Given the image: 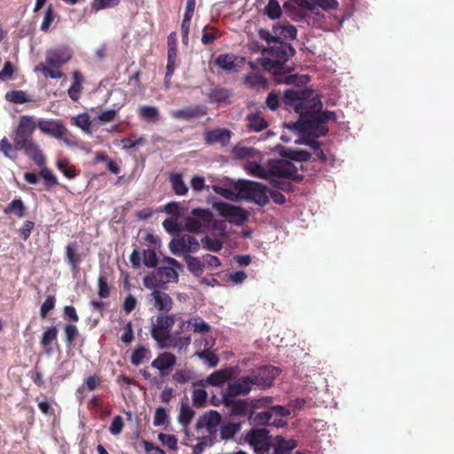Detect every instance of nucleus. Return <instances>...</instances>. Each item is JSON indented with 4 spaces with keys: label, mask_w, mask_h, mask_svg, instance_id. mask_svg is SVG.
Wrapping results in <instances>:
<instances>
[{
    "label": "nucleus",
    "mask_w": 454,
    "mask_h": 454,
    "mask_svg": "<svg viewBox=\"0 0 454 454\" xmlns=\"http://www.w3.org/2000/svg\"><path fill=\"white\" fill-rule=\"evenodd\" d=\"M284 103L294 108L299 114L296 121L286 124V128L293 131L307 134L312 137H323L328 134V127L317 109H322L323 104L319 98L311 90H286Z\"/></svg>",
    "instance_id": "nucleus-1"
},
{
    "label": "nucleus",
    "mask_w": 454,
    "mask_h": 454,
    "mask_svg": "<svg viewBox=\"0 0 454 454\" xmlns=\"http://www.w3.org/2000/svg\"><path fill=\"white\" fill-rule=\"evenodd\" d=\"M152 358V350L146 346H136L135 349L131 351L130 364L134 366H139L143 363L149 361Z\"/></svg>",
    "instance_id": "nucleus-28"
},
{
    "label": "nucleus",
    "mask_w": 454,
    "mask_h": 454,
    "mask_svg": "<svg viewBox=\"0 0 454 454\" xmlns=\"http://www.w3.org/2000/svg\"><path fill=\"white\" fill-rule=\"evenodd\" d=\"M240 430V425L233 422L223 425L221 427V438L231 439Z\"/></svg>",
    "instance_id": "nucleus-50"
},
{
    "label": "nucleus",
    "mask_w": 454,
    "mask_h": 454,
    "mask_svg": "<svg viewBox=\"0 0 454 454\" xmlns=\"http://www.w3.org/2000/svg\"><path fill=\"white\" fill-rule=\"evenodd\" d=\"M220 32L215 27H205L203 30V35L201 41L204 44H209L214 42V40L219 37Z\"/></svg>",
    "instance_id": "nucleus-63"
},
{
    "label": "nucleus",
    "mask_w": 454,
    "mask_h": 454,
    "mask_svg": "<svg viewBox=\"0 0 454 454\" xmlns=\"http://www.w3.org/2000/svg\"><path fill=\"white\" fill-rule=\"evenodd\" d=\"M260 60V64L264 70L277 76L275 81L278 83L285 82L286 84L302 87L309 82V76L308 75L290 74L293 70V67L287 66V61L290 60L289 59H261Z\"/></svg>",
    "instance_id": "nucleus-3"
},
{
    "label": "nucleus",
    "mask_w": 454,
    "mask_h": 454,
    "mask_svg": "<svg viewBox=\"0 0 454 454\" xmlns=\"http://www.w3.org/2000/svg\"><path fill=\"white\" fill-rule=\"evenodd\" d=\"M72 79V84L69 90H67V95H69L74 102H77L83 90L84 76L82 72L74 71L73 72Z\"/></svg>",
    "instance_id": "nucleus-26"
},
{
    "label": "nucleus",
    "mask_w": 454,
    "mask_h": 454,
    "mask_svg": "<svg viewBox=\"0 0 454 454\" xmlns=\"http://www.w3.org/2000/svg\"><path fill=\"white\" fill-rule=\"evenodd\" d=\"M194 412L192 410L191 406L188 404H181L180 411L178 416V422L183 425L184 427H188L192 422V419L193 418Z\"/></svg>",
    "instance_id": "nucleus-42"
},
{
    "label": "nucleus",
    "mask_w": 454,
    "mask_h": 454,
    "mask_svg": "<svg viewBox=\"0 0 454 454\" xmlns=\"http://www.w3.org/2000/svg\"><path fill=\"white\" fill-rule=\"evenodd\" d=\"M231 92L223 87H213L208 93V98L211 103L230 104L229 98Z\"/></svg>",
    "instance_id": "nucleus-31"
},
{
    "label": "nucleus",
    "mask_w": 454,
    "mask_h": 454,
    "mask_svg": "<svg viewBox=\"0 0 454 454\" xmlns=\"http://www.w3.org/2000/svg\"><path fill=\"white\" fill-rule=\"evenodd\" d=\"M186 323L192 326L193 332L198 333H206L211 329L210 325L200 317H193L186 321Z\"/></svg>",
    "instance_id": "nucleus-46"
},
{
    "label": "nucleus",
    "mask_w": 454,
    "mask_h": 454,
    "mask_svg": "<svg viewBox=\"0 0 454 454\" xmlns=\"http://www.w3.org/2000/svg\"><path fill=\"white\" fill-rule=\"evenodd\" d=\"M74 125L86 132H90L91 121L87 114H80L74 119Z\"/></svg>",
    "instance_id": "nucleus-62"
},
{
    "label": "nucleus",
    "mask_w": 454,
    "mask_h": 454,
    "mask_svg": "<svg viewBox=\"0 0 454 454\" xmlns=\"http://www.w3.org/2000/svg\"><path fill=\"white\" fill-rule=\"evenodd\" d=\"M233 372V367H227L222 370H218L207 377L205 382L215 387L221 386L231 378Z\"/></svg>",
    "instance_id": "nucleus-27"
},
{
    "label": "nucleus",
    "mask_w": 454,
    "mask_h": 454,
    "mask_svg": "<svg viewBox=\"0 0 454 454\" xmlns=\"http://www.w3.org/2000/svg\"><path fill=\"white\" fill-rule=\"evenodd\" d=\"M55 307V298L53 295H48L45 301L41 305L40 316L43 319L48 315L49 311L53 309Z\"/></svg>",
    "instance_id": "nucleus-64"
},
{
    "label": "nucleus",
    "mask_w": 454,
    "mask_h": 454,
    "mask_svg": "<svg viewBox=\"0 0 454 454\" xmlns=\"http://www.w3.org/2000/svg\"><path fill=\"white\" fill-rule=\"evenodd\" d=\"M98 294L101 299H106L110 295V287L105 276H99L98 279Z\"/></svg>",
    "instance_id": "nucleus-58"
},
{
    "label": "nucleus",
    "mask_w": 454,
    "mask_h": 454,
    "mask_svg": "<svg viewBox=\"0 0 454 454\" xmlns=\"http://www.w3.org/2000/svg\"><path fill=\"white\" fill-rule=\"evenodd\" d=\"M200 242H202L204 248L208 249L211 252L217 253L223 249L222 240L216 238L205 236L200 239Z\"/></svg>",
    "instance_id": "nucleus-44"
},
{
    "label": "nucleus",
    "mask_w": 454,
    "mask_h": 454,
    "mask_svg": "<svg viewBox=\"0 0 454 454\" xmlns=\"http://www.w3.org/2000/svg\"><path fill=\"white\" fill-rule=\"evenodd\" d=\"M223 404L229 408L231 415L239 418L246 417L249 409L247 400H236L229 395H223Z\"/></svg>",
    "instance_id": "nucleus-20"
},
{
    "label": "nucleus",
    "mask_w": 454,
    "mask_h": 454,
    "mask_svg": "<svg viewBox=\"0 0 454 454\" xmlns=\"http://www.w3.org/2000/svg\"><path fill=\"white\" fill-rule=\"evenodd\" d=\"M206 114V107L197 105L181 108L172 112L171 115L175 120L191 121L192 118Z\"/></svg>",
    "instance_id": "nucleus-23"
},
{
    "label": "nucleus",
    "mask_w": 454,
    "mask_h": 454,
    "mask_svg": "<svg viewBox=\"0 0 454 454\" xmlns=\"http://www.w3.org/2000/svg\"><path fill=\"white\" fill-rule=\"evenodd\" d=\"M191 215L184 218V230L191 233L201 232L204 223H210L213 217L211 211L204 208L192 209Z\"/></svg>",
    "instance_id": "nucleus-11"
},
{
    "label": "nucleus",
    "mask_w": 454,
    "mask_h": 454,
    "mask_svg": "<svg viewBox=\"0 0 454 454\" xmlns=\"http://www.w3.org/2000/svg\"><path fill=\"white\" fill-rule=\"evenodd\" d=\"M221 415L216 411H209V413L204 417L206 428H207L210 434L215 431L216 427L221 423Z\"/></svg>",
    "instance_id": "nucleus-43"
},
{
    "label": "nucleus",
    "mask_w": 454,
    "mask_h": 454,
    "mask_svg": "<svg viewBox=\"0 0 454 454\" xmlns=\"http://www.w3.org/2000/svg\"><path fill=\"white\" fill-rule=\"evenodd\" d=\"M246 83L250 88H265L267 80L260 74L253 73L246 77Z\"/></svg>",
    "instance_id": "nucleus-45"
},
{
    "label": "nucleus",
    "mask_w": 454,
    "mask_h": 454,
    "mask_svg": "<svg viewBox=\"0 0 454 454\" xmlns=\"http://www.w3.org/2000/svg\"><path fill=\"white\" fill-rule=\"evenodd\" d=\"M258 35L262 40L266 42L268 47L278 48L276 57H292L295 54V50L290 43L278 41L277 36L270 34V31L260 29Z\"/></svg>",
    "instance_id": "nucleus-14"
},
{
    "label": "nucleus",
    "mask_w": 454,
    "mask_h": 454,
    "mask_svg": "<svg viewBox=\"0 0 454 454\" xmlns=\"http://www.w3.org/2000/svg\"><path fill=\"white\" fill-rule=\"evenodd\" d=\"M298 443L294 439L286 440L278 435L273 439L272 449L269 454H288L297 447Z\"/></svg>",
    "instance_id": "nucleus-24"
},
{
    "label": "nucleus",
    "mask_w": 454,
    "mask_h": 454,
    "mask_svg": "<svg viewBox=\"0 0 454 454\" xmlns=\"http://www.w3.org/2000/svg\"><path fill=\"white\" fill-rule=\"evenodd\" d=\"M177 358L171 352L165 351L160 353L158 357L152 362V367L160 371L161 375H165L168 369H172Z\"/></svg>",
    "instance_id": "nucleus-22"
},
{
    "label": "nucleus",
    "mask_w": 454,
    "mask_h": 454,
    "mask_svg": "<svg viewBox=\"0 0 454 454\" xmlns=\"http://www.w3.org/2000/svg\"><path fill=\"white\" fill-rule=\"evenodd\" d=\"M18 151L19 150H15V144L12 145L7 137H4L0 140V152L3 153L4 157L14 159V156L12 154Z\"/></svg>",
    "instance_id": "nucleus-54"
},
{
    "label": "nucleus",
    "mask_w": 454,
    "mask_h": 454,
    "mask_svg": "<svg viewBox=\"0 0 454 454\" xmlns=\"http://www.w3.org/2000/svg\"><path fill=\"white\" fill-rule=\"evenodd\" d=\"M286 159L296 160L300 162L307 161L310 159L311 153L302 149L289 150L285 153Z\"/></svg>",
    "instance_id": "nucleus-41"
},
{
    "label": "nucleus",
    "mask_w": 454,
    "mask_h": 454,
    "mask_svg": "<svg viewBox=\"0 0 454 454\" xmlns=\"http://www.w3.org/2000/svg\"><path fill=\"white\" fill-rule=\"evenodd\" d=\"M272 411H266L258 413H251L249 419L256 425H269L271 423Z\"/></svg>",
    "instance_id": "nucleus-48"
},
{
    "label": "nucleus",
    "mask_w": 454,
    "mask_h": 454,
    "mask_svg": "<svg viewBox=\"0 0 454 454\" xmlns=\"http://www.w3.org/2000/svg\"><path fill=\"white\" fill-rule=\"evenodd\" d=\"M247 121L249 131L259 132L266 129L268 127L267 121L258 113L248 114Z\"/></svg>",
    "instance_id": "nucleus-30"
},
{
    "label": "nucleus",
    "mask_w": 454,
    "mask_h": 454,
    "mask_svg": "<svg viewBox=\"0 0 454 454\" xmlns=\"http://www.w3.org/2000/svg\"><path fill=\"white\" fill-rule=\"evenodd\" d=\"M160 288L152 289L151 301H153V307L159 310L160 314L168 313L173 308V300L168 294L161 292Z\"/></svg>",
    "instance_id": "nucleus-19"
},
{
    "label": "nucleus",
    "mask_w": 454,
    "mask_h": 454,
    "mask_svg": "<svg viewBox=\"0 0 454 454\" xmlns=\"http://www.w3.org/2000/svg\"><path fill=\"white\" fill-rule=\"evenodd\" d=\"M5 99L13 104H26L31 101L27 92L22 90H12L5 93Z\"/></svg>",
    "instance_id": "nucleus-39"
},
{
    "label": "nucleus",
    "mask_w": 454,
    "mask_h": 454,
    "mask_svg": "<svg viewBox=\"0 0 454 454\" xmlns=\"http://www.w3.org/2000/svg\"><path fill=\"white\" fill-rule=\"evenodd\" d=\"M192 405L200 408L205 405L207 399V392L205 389H193L192 395Z\"/></svg>",
    "instance_id": "nucleus-59"
},
{
    "label": "nucleus",
    "mask_w": 454,
    "mask_h": 454,
    "mask_svg": "<svg viewBox=\"0 0 454 454\" xmlns=\"http://www.w3.org/2000/svg\"><path fill=\"white\" fill-rule=\"evenodd\" d=\"M59 330L55 326L49 327L41 336L40 344L46 353L51 352L50 344L58 339Z\"/></svg>",
    "instance_id": "nucleus-34"
},
{
    "label": "nucleus",
    "mask_w": 454,
    "mask_h": 454,
    "mask_svg": "<svg viewBox=\"0 0 454 454\" xmlns=\"http://www.w3.org/2000/svg\"><path fill=\"white\" fill-rule=\"evenodd\" d=\"M212 190L215 191V192L217 195L223 196V198H225L231 201H235L238 197L240 198V194L238 192H237V193H235L234 191L225 188L222 185L215 184L212 186Z\"/></svg>",
    "instance_id": "nucleus-51"
},
{
    "label": "nucleus",
    "mask_w": 454,
    "mask_h": 454,
    "mask_svg": "<svg viewBox=\"0 0 454 454\" xmlns=\"http://www.w3.org/2000/svg\"><path fill=\"white\" fill-rule=\"evenodd\" d=\"M246 170L248 175L254 176L262 180H268L267 168H265L260 163L249 161L246 165Z\"/></svg>",
    "instance_id": "nucleus-36"
},
{
    "label": "nucleus",
    "mask_w": 454,
    "mask_h": 454,
    "mask_svg": "<svg viewBox=\"0 0 454 454\" xmlns=\"http://www.w3.org/2000/svg\"><path fill=\"white\" fill-rule=\"evenodd\" d=\"M35 121L33 116L21 115L16 127L14 144L15 150H21L28 143H34L33 135L35 130Z\"/></svg>",
    "instance_id": "nucleus-10"
},
{
    "label": "nucleus",
    "mask_w": 454,
    "mask_h": 454,
    "mask_svg": "<svg viewBox=\"0 0 454 454\" xmlns=\"http://www.w3.org/2000/svg\"><path fill=\"white\" fill-rule=\"evenodd\" d=\"M26 210L27 207L24 206L21 199L11 200V202L4 207V213L5 215L12 214L16 217H23Z\"/></svg>",
    "instance_id": "nucleus-32"
},
{
    "label": "nucleus",
    "mask_w": 454,
    "mask_h": 454,
    "mask_svg": "<svg viewBox=\"0 0 454 454\" xmlns=\"http://www.w3.org/2000/svg\"><path fill=\"white\" fill-rule=\"evenodd\" d=\"M231 132L227 129H215L204 133V141L207 145L219 144L222 146L228 145Z\"/></svg>",
    "instance_id": "nucleus-21"
},
{
    "label": "nucleus",
    "mask_w": 454,
    "mask_h": 454,
    "mask_svg": "<svg viewBox=\"0 0 454 454\" xmlns=\"http://www.w3.org/2000/svg\"><path fill=\"white\" fill-rule=\"evenodd\" d=\"M143 264L148 268H154L157 265L156 252L153 248L143 251Z\"/></svg>",
    "instance_id": "nucleus-53"
},
{
    "label": "nucleus",
    "mask_w": 454,
    "mask_h": 454,
    "mask_svg": "<svg viewBox=\"0 0 454 454\" xmlns=\"http://www.w3.org/2000/svg\"><path fill=\"white\" fill-rule=\"evenodd\" d=\"M57 167L67 179H73L78 175L77 170L65 158L58 160Z\"/></svg>",
    "instance_id": "nucleus-40"
},
{
    "label": "nucleus",
    "mask_w": 454,
    "mask_h": 454,
    "mask_svg": "<svg viewBox=\"0 0 454 454\" xmlns=\"http://www.w3.org/2000/svg\"><path fill=\"white\" fill-rule=\"evenodd\" d=\"M272 33L277 36L278 41L281 39L293 40L297 35V30L294 26L288 22H281L273 26Z\"/></svg>",
    "instance_id": "nucleus-25"
},
{
    "label": "nucleus",
    "mask_w": 454,
    "mask_h": 454,
    "mask_svg": "<svg viewBox=\"0 0 454 454\" xmlns=\"http://www.w3.org/2000/svg\"><path fill=\"white\" fill-rule=\"evenodd\" d=\"M163 212L175 217L184 215V207L178 202H168L164 206Z\"/></svg>",
    "instance_id": "nucleus-55"
},
{
    "label": "nucleus",
    "mask_w": 454,
    "mask_h": 454,
    "mask_svg": "<svg viewBox=\"0 0 454 454\" xmlns=\"http://www.w3.org/2000/svg\"><path fill=\"white\" fill-rule=\"evenodd\" d=\"M102 382V379L97 375H91L85 378L84 382L79 387L76 392L78 398L82 399V394L85 390H96Z\"/></svg>",
    "instance_id": "nucleus-33"
},
{
    "label": "nucleus",
    "mask_w": 454,
    "mask_h": 454,
    "mask_svg": "<svg viewBox=\"0 0 454 454\" xmlns=\"http://www.w3.org/2000/svg\"><path fill=\"white\" fill-rule=\"evenodd\" d=\"M205 347L206 349H204L203 351H197L196 356L200 359H203L210 368H214L218 364V356L215 354H214V352L209 350L211 345H209L208 341H206Z\"/></svg>",
    "instance_id": "nucleus-35"
},
{
    "label": "nucleus",
    "mask_w": 454,
    "mask_h": 454,
    "mask_svg": "<svg viewBox=\"0 0 454 454\" xmlns=\"http://www.w3.org/2000/svg\"><path fill=\"white\" fill-rule=\"evenodd\" d=\"M68 60H70V59H46L45 62L35 66V72H41L44 77L59 79L63 76L61 67L66 65Z\"/></svg>",
    "instance_id": "nucleus-15"
},
{
    "label": "nucleus",
    "mask_w": 454,
    "mask_h": 454,
    "mask_svg": "<svg viewBox=\"0 0 454 454\" xmlns=\"http://www.w3.org/2000/svg\"><path fill=\"white\" fill-rule=\"evenodd\" d=\"M15 72L16 67L10 61L5 62L2 71H0V80L3 82L13 80Z\"/></svg>",
    "instance_id": "nucleus-57"
},
{
    "label": "nucleus",
    "mask_w": 454,
    "mask_h": 454,
    "mask_svg": "<svg viewBox=\"0 0 454 454\" xmlns=\"http://www.w3.org/2000/svg\"><path fill=\"white\" fill-rule=\"evenodd\" d=\"M120 0H93L92 9L98 12L103 9L113 8L119 4Z\"/></svg>",
    "instance_id": "nucleus-60"
},
{
    "label": "nucleus",
    "mask_w": 454,
    "mask_h": 454,
    "mask_svg": "<svg viewBox=\"0 0 454 454\" xmlns=\"http://www.w3.org/2000/svg\"><path fill=\"white\" fill-rule=\"evenodd\" d=\"M265 13L271 20L280 18L282 15V10L279 3L277 0H269V3L265 7Z\"/></svg>",
    "instance_id": "nucleus-47"
},
{
    "label": "nucleus",
    "mask_w": 454,
    "mask_h": 454,
    "mask_svg": "<svg viewBox=\"0 0 454 454\" xmlns=\"http://www.w3.org/2000/svg\"><path fill=\"white\" fill-rule=\"evenodd\" d=\"M170 183L174 193L177 196H184L187 193L188 188L182 178L181 174H173L170 176Z\"/></svg>",
    "instance_id": "nucleus-37"
},
{
    "label": "nucleus",
    "mask_w": 454,
    "mask_h": 454,
    "mask_svg": "<svg viewBox=\"0 0 454 454\" xmlns=\"http://www.w3.org/2000/svg\"><path fill=\"white\" fill-rule=\"evenodd\" d=\"M312 4V11L315 7H319L325 11L336 10L338 8V2L336 0H310Z\"/></svg>",
    "instance_id": "nucleus-56"
},
{
    "label": "nucleus",
    "mask_w": 454,
    "mask_h": 454,
    "mask_svg": "<svg viewBox=\"0 0 454 454\" xmlns=\"http://www.w3.org/2000/svg\"><path fill=\"white\" fill-rule=\"evenodd\" d=\"M168 249L174 255L195 253L200 249V243L196 238L189 234H183L172 239L168 243Z\"/></svg>",
    "instance_id": "nucleus-13"
},
{
    "label": "nucleus",
    "mask_w": 454,
    "mask_h": 454,
    "mask_svg": "<svg viewBox=\"0 0 454 454\" xmlns=\"http://www.w3.org/2000/svg\"><path fill=\"white\" fill-rule=\"evenodd\" d=\"M292 180L287 179H269L268 182L274 188L278 189L279 191H284L286 192H291L294 191V184L291 183Z\"/></svg>",
    "instance_id": "nucleus-52"
},
{
    "label": "nucleus",
    "mask_w": 454,
    "mask_h": 454,
    "mask_svg": "<svg viewBox=\"0 0 454 454\" xmlns=\"http://www.w3.org/2000/svg\"><path fill=\"white\" fill-rule=\"evenodd\" d=\"M21 151H23L24 154L41 168L39 176L45 180V185L48 190L51 189L52 186L59 184L58 178L52 171L50 170V168H46L45 155L43 153L36 142L27 144L21 147Z\"/></svg>",
    "instance_id": "nucleus-4"
},
{
    "label": "nucleus",
    "mask_w": 454,
    "mask_h": 454,
    "mask_svg": "<svg viewBox=\"0 0 454 454\" xmlns=\"http://www.w3.org/2000/svg\"><path fill=\"white\" fill-rule=\"evenodd\" d=\"M279 372L278 367L265 365L254 369L248 376L255 383V387L266 389L272 386L274 379L278 376Z\"/></svg>",
    "instance_id": "nucleus-12"
},
{
    "label": "nucleus",
    "mask_w": 454,
    "mask_h": 454,
    "mask_svg": "<svg viewBox=\"0 0 454 454\" xmlns=\"http://www.w3.org/2000/svg\"><path fill=\"white\" fill-rule=\"evenodd\" d=\"M184 259L185 261L187 270H189L193 277L200 278L203 274L205 268L204 262L199 257L185 254Z\"/></svg>",
    "instance_id": "nucleus-29"
},
{
    "label": "nucleus",
    "mask_w": 454,
    "mask_h": 454,
    "mask_svg": "<svg viewBox=\"0 0 454 454\" xmlns=\"http://www.w3.org/2000/svg\"><path fill=\"white\" fill-rule=\"evenodd\" d=\"M177 269L160 266L143 278V286L148 289L166 288L168 283H178Z\"/></svg>",
    "instance_id": "nucleus-6"
},
{
    "label": "nucleus",
    "mask_w": 454,
    "mask_h": 454,
    "mask_svg": "<svg viewBox=\"0 0 454 454\" xmlns=\"http://www.w3.org/2000/svg\"><path fill=\"white\" fill-rule=\"evenodd\" d=\"M65 336H66V343L67 346H72L74 339L79 335V331L76 325H67L64 328Z\"/></svg>",
    "instance_id": "nucleus-61"
},
{
    "label": "nucleus",
    "mask_w": 454,
    "mask_h": 454,
    "mask_svg": "<svg viewBox=\"0 0 454 454\" xmlns=\"http://www.w3.org/2000/svg\"><path fill=\"white\" fill-rule=\"evenodd\" d=\"M65 261L70 266L73 273L80 270V264L83 261V254L79 252V245L77 242L67 243L65 247Z\"/></svg>",
    "instance_id": "nucleus-17"
},
{
    "label": "nucleus",
    "mask_w": 454,
    "mask_h": 454,
    "mask_svg": "<svg viewBox=\"0 0 454 454\" xmlns=\"http://www.w3.org/2000/svg\"><path fill=\"white\" fill-rule=\"evenodd\" d=\"M254 387H255V383L248 375L241 376L234 382L228 384V387L225 389L223 395H229L230 397L247 395Z\"/></svg>",
    "instance_id": "nucleus-16"
},
{
    "label": "nucleus",
    "mask_w": 454,
    "mask_h": 454,
    "mask_svg": "<svg viewBox=\"0 0 454 454\" xmlns=\"http://www.w3.org/2000/svg\"><path fill=\"white\" fill-rule=\"evenodd\" d=\"M176 320H177V316L175 314L164 313L157 315L151 326V334L153 340L160 345L164 344L171 334Z\"/></svg>",
    "instance_id": "nucleus-8"
},
{
    "label": "nucleus",
    "mask_w": 454,
    "mask_h": 454,
    "mask_svg": "<svg viewBox=\"0 0 454 454\" xmlns=\"http://www.w3.org/2000/svg\"><path fill=\"white\" fill-rule=\"evenodd\" d=\"M268 180L271 178L292 180L293 182H301L304 179L303 174L298 173V168L290 160H270L267 166Z\"/></svg>",
    "instance_id": "nucleus-5"
},
{
    "label": "nucleus",
    "mask_w": 454,
    "mask_h": 454,
    "mask_svg": "<svg viewBox=\"0 0 454 454\" xmlns=\"http://www.w3.org/2000/svg\"><path fill=\"white\" fill-rule=\"evenodd\" d=\"M193 379V372L187 368L179 369L173 374V380L179 384L189 383Z\"/></svg>",
    "instance_id": "nucleus-49"
},
{
    "label": "nucleus",
    "mask_w": 454,
    "mask_h": 454,
    "mask_svg": "<svg viewBox=\"0 0 454 454\" xmlns=\"http://www.w3.org/2000/svg\"><path fill=\"white\" fill-rule=\"evenodd\" d=\"M213 208L229 223L235 225H242L248 221V211L240 206L231 205L224 201H215L213 203Z\"/></svg>",
    "instance_id": "nucleus-9"
},
{
    "label": "nucleus",
    "mask_w": 454,
    "mask_h": 454,
    "mask_svg": "<svg viewBox=\"0 0 454 454\" xmlns=\"http://www.w3.org/2000/svg\"><path fill=\"white\" fill-rule=\"evenodd\" d=\"M234 191L239 192L240 199L253 201L260 207H265L270 199L277 205H284L286 197L279 191L270 190L265 184L247 179H238L233 183Z\"/></svg>",
    "instance_id": "nucleus-2"
},
{
    "label": "nucleus",
    "mask_w": 454,
    "mask_h": 454,
    "mask_svg": "<svg viewBox=\"0 0 454 454\" xmlns=\"http://www.w3.org/2000/svg\"><path fill=\"white\" fill-rule=\"evenodd\" d=\"M139 114L143 121H156L159 120V109L153 106H143L139 108Z\"/></svg>",
    "instance_id": "nucleus-38"
},
{
    "label": "nucleus",
    "mask_w": 454,
    "mask_h": 454,
    "mask_svg": "<svg viewBox=\"0 0 454 454\" xmlns=\"http://www.w3.org/2000/svg\"><path fill=\"white\" fill-rule=\"evenodd\" d=\"M273 439L266 428L250 429L244 436V440L256 454H269L272 450Z\"/></svg>",
    "instance_id": "nucleus-7"
},
{
    "label": "nucleus",
    "mask_w": 454,
    "mask_h": 454,
    "mask_svg": "<svg viewBox=\"0 0 454 454\" xmlns=\"http://www.w3.org/2000/svg\"><path fill=\"white\" fill-rule=\"evenodd\" d=\"M35 125L43 133L55 138H62L67 133V128L59 120H39Z\"/></svg>",
    "instance_id": "nucleus-18"
}]
</instances>
